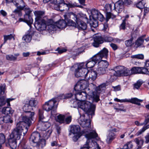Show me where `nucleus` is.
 <instances>
[{
  "label": "nucleus",
  "instance_id": "obj_16",
  "mask_svg": "<svg viewBox=\"0 0 149 149\" xmlns=\"http://www.w3.org/2000/svg\"><path fill=\"white\" fill-rule=\"evenodd\" d=\"M34 26L39 31L46 30L47 22L46 23L44 20H40V21H35Z\"/></svg>",
  "mask_w": 149,
  "mask_h": 149
},
{
  "label": "nucleus",
  "instance_id": "obj_13",
  "mask_svg": "<svg viewBox=\"0 0 149 149\" xmlns=\"http://www.w3.org/2000/svg\"><path fill=\"white\" fill-rule=\"evenodd\" d=\"M88 82L84 79L79 81L74 87V90L75 91H81L85 89L88 86Z\"/></svg>",
  "mask_w": 149,
  "mask_h": 149
},
{
  "label": "nucleus",
  "instance_id": "obj_6",
  "mask_svg": "<svg viewBox=\"0 0 149 149\" xmlns=\"http://www.w3.org/2000/svg\"><path fill=\"white\" fill-rule=\"evenodd\" d=\"M78 107L86 112L88 114L91 116L94 115L95 105L92 104L90 101H84L79 102Z\"/></svg>",
  "mask_w": 149,
  "mask_h": 149
},
{
  "label": "nucleus",
  "instance_id": "obj_14",
  "mask_svg": "<svg viewBox=\"0 0 149 149\" xmlns=\"http://www.w3.org/2000/svg\"><path fill=\"white\" fill-rule=\"evenodd\" d=\"M109 51L105 48H104L97 54L93 56V59L98 61L101 60L103 58L107 59L108 56Z\"/></svg>",
  "mask_w": 149,
  "mask_h": 149
},
{
  "label": "nucleus",
  "instance_id": "obj_61",
  "mask_svg": "<svg viewBox=\"0 0 149 149\" xmlns=\"http://www.w3.org/2000/svg\"><path fill=\"white\" fill-rule=\"evenodd\" d=\"M145 119L143 123V125H146L149 122V115L148 114H146L145 116Z\"/></svg>",
  "mask_w": 149,
  "mask_h": 149
},
{
  "label": "nucleus",
  "instance_id": "obj_28",
  "mask_svg": "<svg viewBox=\"0 0 149 149\" xmlns=\"http://www.w3.org/2000/svg\"><path fill=\"white\" fill-rule=\"evenodd\" d=\"M65 116L63 115L59 114L56 117V121L60 123H65Z\"/></svg>",
  "mask_w": 149,
  "mask_h": 149
},
{
  "label": "nucleus",
  "instance_id": "obj_45",
  "mask_svg": "<svg viewBox=\"0 0 149 149\" xmlns=\"http://www.w3.org/2000/svg\"><path fill=\"white\" fill-rule=\"evenodd\" d=\"M133 145L132 143L130 142L127 143L123 147V149H133Z\"/></svg>",
  "mask_w": 149,
  "mask_h": 149
},
{
  "label": "nucleus",
  "instance_id": "obj_3",
  "mask_svg": "<svg viewBox=\"0 0 149 149\" xmlns=\"http://www.w3.org/2000/svg\"><path fill=\"white\" fill-rule=\"evenodd\" d=\"M80 125L83 128L86 129L81 132V129L79 125H74L71 127L70 131L71 132L74 134H78L85 133L88 132L86 131V130L90 126L91 121L90 120L85 119V116L82 115L81 116L79 120Z\"/></svg>",
  "mask_w": 149,
  "mask_h": 149
},
{
  "label": "nucleus",
  "instance_id": "obj_29",
  "mask_svg": "<svg viewBox=\"0 0 149 149\" xmlns=\"http://www.w3.org/2000/svg\"><path fill=\"white\" fill-rule=\"evenodd\" d=\"M98 61V65L99 67L107 68L109 63L106 60H100Z\"/></svg>",
  "mask_w": 149,
  "mask_h": 149
},
{
  "label": "nucleus",
  "instance_id": "obj_2",
  "mask_svg": "<svg viewBox=\"0 0 149 149\" xmlns=\"http://www.w3.org/2000/svg\"><path fill=\"white\" fill-rule=\"evenodd\" d=\"M34 112H29L26 113V115L22 118V121H19L17 123L16 127L15 128L16 130L18 129V131L23 133V135L24 136L28 130V127L26 125L29 127L31 123V120H33V118L34 116Z\"/></svg>",
  "mask_w": 149,
  "mask_h": 149
},
{
  "label": "nucleus",
  "instance_id": "obj_48",
  "mask_svg": "<svg viewBox=\"0 0 149 149\" xmlns=\"http://www.w3.org/2000/svg\"><path fill=\"white\" fill-rule=\"evenodd\" d=\"M132 58H135L139 59H143L144 58V55L142 54H139L132 55L131 56Z\"/></svg>",
  "mask_w": 149,
  "mask_h": 149
},
{
  "label": "nucleus",
  "instance_id": "obj_21",
  "mask_svg": "<svg viewBox=\"0 0 149 149\" xmlns=\"http://www.w3.org/2000/svg\"><path fill=\"white\" fill-rule=\"evenodd\" d=\"M19 22H23L26 23L30 28L31 27V24L33 22V19L30 15H24V18H20L19 19Z\"/></svg>",
  "mask_w": 149,
  "mask_h": 149
},
{
  "label": "nucleus",
  "instance_id": "obj_1",
  "mask_svg": "<svg viewBox=\"0 0 149 149\" xmlns=\"http://www.w3.org/2000/svg\"><path fill=\"white\" fill-rule=\"evenodd\" d=\"M74 66L77 68L75 69V75L77 77H82L87 81H94L97 76V72L93 70H88L85 68L84 64L81 63L75 65Z\"/></svg>",
  "mask_w": 149,
  "mask_h": 149
},
{
  "label": "nucleus",
  "instance_id": "obj_53",
  "mask_svg": "<svg viewBox=\"0 0 149 149\" xmlns=\"http://www.w3.org/2000/svg\"><path fill=\"white\" fill-rule=\"evenodd\" d=\"M143 0H141L139 2L136 4V7L140 9H141L143 8L144 7L145 3H143L142 2Z\"/></svg>",
  "mask_w": 149,
  "mask_h": 149
},
{
  "label": "nucleus",
  "instance_id": "obj_56",
  "mask_svg": "<svg viewBox=\"0 0 149 149\" xmlns=\"http://www.w3.org/2000/svg\"><path fill=\"white\" fill-rule=\"evenodd\" d=\"M141 70L140 73L146 74L149 75V71L148 69L146 68L140 67Z\"/></svg>",
  "mask_w": 149,
  "mask_h": 149
},
{
  "label": "nucleus",
  "instance_id": "obj_59",
  "mask_svg": "<svg viewBox=\"0 0 149 149\" xmlns=\"http://www.w3.org/2000/svg\"><path fill=\"white\" fill-rule=\"evenodd\" d=\"M72 137V139L74 141H76L81 136L82 134H76Z\"/></svg>",
  "mask_w": 149,
  "mask_h": 149
},
{
  "label": "nucleus",
  "instance_id": "obj_34",
  "mask_svg": "<svg viewBox=\"0 0 149 149\" xmlns=\"http://www.w3.org/2000/svg\"><path fill=\"white\" fill-rule=\"evenodd\" d=\"M107 68L99 67L97 69V74L99 75H103L106 73Z\"/></svg>",
  "mask_w": 149,
  "mask_h": 149
},
{
  "label": "nucleus",
  "instance_id": "obj_36",
  "mask_svg": "<svg viewBox=\"0 0 149 149\" xmlns=\"http://www.w3.org/2000/svg\"><path fill=\"white\" fill-rule=\"evenodd\" d=\"M23 110L26 113L29 112H31V111L33 110V109L28 103H26L24 106Z\"/></svg>",
  "mask_w": 149,
  "mask_h": 149
},
{
  "label": "nucleus",
  "instance_id": "obj_12",
  "mask_svg": "<svg viewBox=\"0 0 149 149\" xmlns=\"http://www.w3.org/2000/svg\"><path fill=\"white\" fill-rule=\"evenodd\" d=\"M70 14L71 17L74 18L77 24L76 27L79 30H84L86 29L87 26L85 22L77 18L76 15L73 13L71 12Z\"/></svg>",
  "mask_w": 149,
  "mask_h": 149
},
{
  "label": "nucleus",
  "instance_id": "obj_58",
  "mask_svg": "<svg viewBox=\"0 0 149 149\" xmlns=\"http://www.w3.org/2000/svg\"><path fill=\"white\" fill-rule=\"evenodd\" d=\"M67 25L69 26L76 27L77 24H76L73 21L70 20L68 21V22L67 23Z\"/></svg>",
  "mask_w": 149,
  "mask_h": 149
},
{
  "label": "nucleus",
  "instance_id": "obj_44",
  "mask_svg": "<svg viewBox=\"0 0 149 149\" xmlns=\"http://www.w3.org/2000/svg\"><path fill=\"white\" fill-rule=\"evenodd\" d=\"M149 128V125L144 126L143 128L139 131L136 134V135L137 136L141 134L142 133L145 131L147 129Z\"/></svg>",
  "mask_w": 149,
  "mask_h": 149
},
{
  "label": "nucleus",
  "instance_id": "obj_64",
  "mask_svg": "<svg viewBox=\"0 0 149 149\" xmlns=\"http://www.w3.org/2000/svg\"><path fill=\"white\" fill-rule=\"evenodd\" d=\"M72 116H69L65 119V123L66 124H69L71 121Z\"/></svg>",
  "mask_w": 149,
  "mask_h": 149
},
{
  "label": "nucleus",
  "instance_id": "obj_25",
  "mask_svg": "<svg viewBox=\"0 0 149 149\" xmlns=\"http://www.w3.org/2000/svg\"><path fill=\"white\" fill-rule=\"evenodd\" d=\"M12 2L16 6H26L25 3L23 0H12V1L6 3L7 5Z\"/></svg>",
  "mask_w": 149,
  "mask_h": 149
},
{
  "label": "nucleus",
  "instance_id": "obj_18",
  "mask_svg": "<svg viewBox=\"0 0 149 149\" xmlns=\"http://www.w3.org/2000/svg\"><path fill=\"white\" fill-rule=\"evenodd\" d=\"M117 131V130L116 128L110 130L109 131V134L106 140L107 143H110L115 138L116 134L114 132H116Z\"/></svg>",
  "mask_w": 149,
  "mask_h": 149
},
{
  "label": "nucleus",
  "instance_id": "obj_4",
  "mask_svg": "<svg viewBox=\"0 0 149 149\" xmlns=\"http://www.w3.org/2000/svg\"><path fill=\"white\" fill-rule=\"evenodd\" d=\"M90 89L88 88L85 92L81 91V101H84L86 99L91 100L92 102H97L100 100L99 94L96 92H93Z\"/></svg>",
  "mask_w": 149,
  "mask_h": 149
},
{
  "label": "nucleus",
  "instance_id": "obj_17",
  "mask_svg": "<svg viewBox=\"0 0 149 149\" xmlns=\"http://www.w3.org/2000/svg\"><path fill=\"white\" fill-rule=\"evenodd\" d=\"M40 135L38 132H33L30 138V141L31 143L34 145L38 144L40 140Z\"/></svg>",
  "mask_w": 149,
  "mask_h": 149
},
{
  "label": "nucleus",
  "instance_id": "obj_24",
  "mask_svg": "<svg viewBox=\"0 0 149 149\" xmlns=\"http://www.w3.org/2000/svg\"><path fill=\"white\" fill-rule=\"evenodd\" d=\"M14 100L13 98H7L5 100L4 98L3 97H0V107H2L4 105L6 102L7 103L8 106H10V102Z\"/></svg>",
  "mask_w": 149,
  "mask_h": 149
},
{
  "label": "nucleus",
  "instance_id": "obj_43",
  "mask_svg": "<svg viewBox=\"0 0 149 149\" xmlns=\"http://www.w3.org/2000/svg\"><path fill=\"white\" fill-rule=\"evenodd\" d=\"M134 141L138 146H142L143 145L144 141L142 139L139 138H136L135 139Z\"/></svg>",
  "mask_w": 149,
  "mask_h": 149
},
{
  "label": "nucleus",
  "instance_id": "obj_54",
  "mask_svg": "<svg viewBox=\"0 0 149 149\" xmlns=\"http://www.w3.org/2000/svg\"><path fill=\"white\" fill-rule=\"evenodd\" d=\"M143 84L142 81L140 80H138L137 82L134 84V88L138 89Z\"/></svg>",
  "mask_w": 149,
  "mask_h": 149
},
{
  "label": "nucleus",
  "instance_id": "obj_31",
  "mask_svg": "<svg viewBox=\"0 0 149 149\" xmlns=\"http://www.w3.org/2000/svg\"><path fill=\"white\" fill-rule=\"evenodd\" d=\"M16 7L17 8L13 11V13L15 14H17L18 16H20L22 15L21 10L24 9L25 6H20Z\"/></svg>",
  "mask_w": 149,
  "mask_h": 149
},
{
  "label": "nucleus",
  "instance_id": "obj_23",
  "mask_svg": "<svg viewBox=\"0 0 149 149\" xmlns=\"http://www.w3.org/2000/svg\"><path fill=\"white\" fill-rule=\"evenodd\" d=\"M93 56L91 58V59H90L86 63L85 65L84 63V66H86L87 68H93L96 63L98 61V60H95L93 59Z\"/></svg>",
  "mask_w": 149,
  "mask_h": 149
},
{
  "label": "nucleus",
  "instance_id": "obj_47",
  "mask_svg": "<svg viewBox=\"0 0 149 149\" xmlns=\"http://www.w3.org/2000/svg\"><path fill=\"white\" fill-rule=\"evenodd\" d=\"M4 42L3 44L5 43L6 41L8 40H10L12 38H14V37L13 35L12 34H10V35H4Z\"/></svg>",
  "mask_w": 149,
  "mask_h": 149
},
{
  "label": "nucleus",
  "instance_id": "obj_60",
  "mask_svg": "<svg viewBox=\"0 0 149 149\" xmlns=\"http://www.w3.org/2000/svg\"><path fill=\"white\" fill-rule=\"evenodd\" d=\"M114 8V3H112L111 4H108L106 5V10L108 11L111 10H112V8Z\"/></svg>",
  "mask_w": 149,
  "mask_h": 149
},
{
  "label": "nucleus",
  "instance_id": "obj_19",
  "mask_svg": "<svg viewBox=\"0 0 149 149\" xmlns=\"http://www.w3.org/2000/svg\"><path fill=\"white\" fill-rule=\"evenodd\" d=\"M57 29V26L56 23H54L52 20L49 19L47 21L46 30L48 31L49 32H52V31H55Z\"/></svg>",
  "mask_w": 149,
  "mask_h": 149
},
{
  "label": "nucleus",
  "instance_id": "obj_37",
  "mask_svg": "<svg viewBox=\"0 0 149 149\" xmlns=\"http://www.w3.org/2000/svg\"><path fill=\"white\" fill-rule=\"evenodd\" d=\"M64 6L65 7H77L80 8H82L83 6L80 5H77L76 2L73 3L69 2L68 4H64Z\"/></svg>",
  "mask_w": 149,
  "mask_h": 149
},
{
  "label": "nucleus",
  "instance_id": "obj_30",
  "mask_svg": "<svg viewBox=\"0 0 149 149\" xmlns=\"http://www.w3.org/2000/svg\"><path fill=\"white\" fill-rule=\"evenodd\" d=\"M0 120H2V122L0 123L2 124L3 122L6 123H12L13 121L11 119L10 116H7L3 118H0Z\"/></svg>",
  "mask_w": 149,
  "mask_h": 149
},
{
  "label": "nucleus",
  "instance_id": "obj_46",
  "mask_svg": "<svg viewBox=\"0 0 149 149\" xmlns=\"http://www.w3.org/2000/svg\"><path fill=\"white\" fill-rule=\"evenodd\" d=\"M24 142H21L19 145L18 149H30L29 147L24 144Z\"/></svg>",
  "mask_w": 149,
  "mask_h": 149
},
{
  "label": "nucleus",
  "instance_id": "obj_26",
  "mask_svg": "<svg viewBox=\"0 0 149 149\" xmlns=\"http://www.w3.org/2000/svg\"><path fill=\"white\" fill-rule=\"evenodd\" d=\"M57 28L59 29L65 28L67 24L64 20H60L56 23Z\"/></svg>",
  "mask_w": 149,
  "mask_h": 149
},
{
  "label": "nucleus",
  "instance_id": "obj_57",
  "mask_svg": "<svg viewBox=\"0 0 149 149\" xmlns=\"http://www.w3.org/2000/svg\"><path fill=\"white\" fill-rule=\"evenodd\" d=\"M6 85L5 84H2L0 86V92L1 95L4 94L5 90Z\"/></svg>",
  "mask_w": 149,
  "mask_h": 149
},
{
  "label": "nucleus",
  "instance_id": "obj_5",
  "mask_svg": "<svg viewBox=\"0 0 149 149\" xmlns=\"http://www.w3.org/2000/svg\"><path fill=\"white\" fill-rule=\"evenodd\" d=\"M22 133L18 131V130L14 129L10 135V138L8 140V143L10 147L13 149H15L17 147V139H20Z\"/></svg>",
  "mask_w": 149,
  "mask_h": 149
},
{
  "label": "nucleus",
  "instance_id": "obj_40",
  "mask_svg": "<svg viewBox=\"0 0 149 149\" xmlns=\"http://www.w3.org/2000/svg\"><path fill=\"white\" fill-rule=\"evenodd\" d=\"M52 132L51 130H48L47 131H46V130H43L42 133L43 135L42 136L45 138L44 139H48L50 136Z\"/></svg>",
  "mask_w": 149,
  "mask_h": 149
},
{
  "label": "nucleus",
  "instance_id": "obj_11",
  "mask_svg": "<svg viewBox=\"0 0 149 149\" xmlns=\"http://www.w3.org/2000/svg\"><path fill=\"white\" fill-rule=\"evenodd\" d=\"M49 1H50L51 3L54 4V7L55 10L61 11H63L64 10V8H62V6L65 7L64 6V4H68V3H64L63 0H43V2L45 3Z\"/></svg>",
  "mask_w": 149,
  "mask_h": 149
},
{
  "label": "nucleus",
  "instance_id": "obj_41",
  "mask_svg": "<svg viewBox=\"0 0 149 149\" xmlns=\"http://www.w3.org/2000/svg\"><path fill=\"white\" fill-rule=\"evenodd\" d=\"M45 144L46 142L45 139H42L40 141H39L38 142V144L34 145L33 146H38L39 147H41V148H42L45 146Z\"/></svg>",
  "mask_w": 149,
  "mask_h": 149
},
{
  "label": "nucleus",
  "instance_id": "obj_49",
  "mask_svg": "<svg viewBox=\"0 0 149 149\" xmlns=\"http://www.w3.org/2000/svg\"><path fill=\"white\" fill-rule=\"evenodd\" d=\"M42 122L44 123L42 124V129L43 130H46L50 126V124L47 121V122Z\"/></svg>",
  "mask_w": 149,
  "mask_h": 149
},
{
  "label": "nucleus",
  "instance_id": "obj_33",
  "mask_svg": "<svg viewBox=\"0 0 149 149\" xmlns=\"http://www.w3.org/2000/svg\"><path fill=\"white\" fill-rule=\"evenodd\" d=\"M143 101L142 100L139 99L135 97L129 99V102L139 105H140V102H142Z\"/></svg>",
  "mask_w": 149,
  "mask_h": 149
},
{
  "label": "nucleus",
  "instance_id": "obj_42",
  "mask_svg": "<svg viewBox=\"0 0 149 149\" xmlns=\"http://www.w3.org/2000/svg\"><path fill=\"white\" fill-rule=\"evenodd\" d=\"M141 70L140 67H134L132 68L130 70V72H131V74L140 73Z\"/></svg>",
  "mask_w": 149,
  "mask_h": 149
},
{
  "label": "nucleus",
  "instance_id": "obj_50",
  "mask_svg": "<svg viewBox=\"0 0 149 149\" xmlns=\"http://www.w3.org/2000/svg\"><path fill=\"white\" fill-rule=\"evenodd\" d=\"M116 16L109 12H107L106 14V20L108 21L110 18L113 19Z\"/></svg>",
  "mask_w": 149,
  "mask_h": 149
},
{
  "label": "nucleus",
  "instance_id": "obj_35",
  "mask_svg": "<svg viewBox=\"0 0 149 149\" xmlns=\"http://www.w3.org/2000/svg\"><path fill=\"white\" fill-rule=\"evenodd\" d=\"M43 111L39 109L38 111V115H39V121L41 122H47V120H46L45 118L43 115Z\"/></svg>",
  "mask_w": 149,
  "mask_h": 149
},
{
  "label": "nucleus",
  "instance_id": "obj_62",
  "mask_svg": "<svg viewBox=\"0 0 149 149\" xmlns=\"http://www.w3.org/2000/svg\"><path fill=\"white\" fill-rule=\"evenodd\" d=\"M120 29L125 30V19L123 21V22L120 24Z\"/></svg>",
  "mask_w": 149,
  "mask_h": 149
},
{
  "label": "nucleus",
  "instance_id": "obj_8",
  "mask_svg": "<svg viewBox=\"0 0 149 149\" xmlns=\"http://www.w3.org/2000/svg\"><path fill=\"white\" fill-rule=\"evenodd\" d=\"M113 74L116 76H127L131 75V72L129 69L120 66L116 67L115 73Z\"/></svg>",
  "mask_w": 149,
  "mask_h": 149
},
{
  "label": "nucleus",
  "instance_id": "obj_7",
  "mask_svg": "<svg viewBox=\"0 0 149 149\" xmlns=\"http://www.w3.org/2000/svg\"><path fill=\"white\" fill-rule=\"evenodd\" d=\"M85 136L88 139L87 141L89 149H101L96 142L89 139L91 138H95L97 136L98 134L95 131H93L88 133L86 134Z\"/></svg>",
  "mask_w": 149,
  "mask_h": 149
},
{
  "label": "nucleus",
  "instance_id": "obj_51",
  "mask_svg": "<svg viewBox=\"0 0 149 149\" xmlns=\"http://www.w3.org/2000/svg\"><path fill=\"white\" fill-rule=\"evenodd\" d=\"M37 103V101L34 100H30L28 102V104L32 107L36 106Z\"/></svg>",
  "mask_w": 149,
  "mask_h": 149
},
{
  "label": "nucleus",
  "instance_id": "obj_9",
  "mask_svg": "<svg viewBox=\"0 0 149 149\" xmlns=\"http://www.w3.org/2000/svg\"><path fill=\"white\" fill-rule=\"evenodd\" d=\"M92 15L93 19L95 20L93 23L92 26L94 28H96L98 26V24L97 20H98L101 22H102L104 19V18L103 15L98 10H94L92 11Z\"/></svg>",
  "mask_w": 149,
  "mask_h": 149
},
{
  "label": "nucleus",
  "instance_id": "obj_10",
  "mask_svg": "<svg viewBox=\"0 0 149 149\" xmlns=\"http://www.w3.org/2000/svg\"><path fill=\"white\" fill-rule=\"evenodd\" d=\"M123 1H119L114 3V9L119 13L121 12L124 8V4L129 5L131 3L132 0H123Z\"/></svg>",
  "mask_w": 149,
  "mask_h": 149
},
{
  "label": "nucleus",
  "instance_id": "obj_27",
  "mask_svg": "<svg viewBox=\"0 0 149 149\" xmlns=\"http://www.w3.org/2000/svg\"><path fill=\"white\" fill-rule=\"evenodd\" d=\"M1 111L3 113L6 115L12 114L13 113V110L11 108L8 107L3 108Z\"/></svg>",
  "mask_w": 149,
  "mask_h": 149
},
{
  "label": "nucleus",
  "instance_id": "obj_38",
  "mask_svg": "<svg viewBox=\"0 0 149 149\" xmlns=\"http://www.w3.org/2000/svg\"><path fill=\"white\" fill-rule=\"evenodd\" d=\"M135 32H134L132 35V38L130 40H126L125 42V43L127 47H130L133 44V43L132 42L133 38H136V37L134 36V34Z\"/></svg>",
  "mask_w": 149,
  "mask_h": 149
},
{
  "label": "nucleus",
  "instance_id": "obj_22",
  "mask_svg": "<svg viewBox=\"0 0 149 149\" xmlns=\"http://www.w3.org/2000/svg\"><path fill=\"white\" fill-rule=\"evenodd\" d=\"M44 12L40 11H35L34 14L36 16L35 21H40L43 20L42 18L44 15Z\"/></svg>",
  "mask_w": 149,
  "mask_h": 149
},
{
  "label": "nucleus",
  "instance_id": "obj_63",
  "mask_svg": "<svg viewBox=\"0 0 149 149\" xmlns=\"http://www.w3.org/2000/svg\"><path fill=\"white\" fill-rule=\"evenodd\" d=\"M25 14L24 15H30V14L31 13V11L30 10V9L29 8L27 7H24V9Z\"/></svg>",
  "mask_w": 149,
  "mask_h": 149
},
{
  "label": "nucleus",
  "instance_id": "obj_15",
  "mask_svg": "<svg viewBox=\"0 0 149 149\" xmlns=\"http://www.w3.org/2000/svg\"><path fill=\"white\" fill-rule=\"evenodd\" d=\"M56 101L55 99H53L46 102L43 106V109L47 111L52 110L54 108L57 107V105L55 104Z\"/></svg>",
  "mask_w": 149,
  "mask_h": 149
},
{
  "label": "nucleus",
  "instance_id": "obj_52",
  "mask_svg": "<svg viewBox=\"0 0 149 149\" xmlns=\"http://www.w3.org/2000/svg\"><path fill=\"white\" fill-rule=\"evenodd\" d=\"M75 94V97L76 100H78L79 102L81 101V91H76Z\"/></svg>",
  "mask_w": 149,
  "mask_h": 149
},
{
  "label": "nucleus",
  "instance_id": "obj_32",
  "mask_svg": "<svg viewBox=\"0 0 149 149\" xmlns=\"http://www.w3.org/2000/svg\"><path fill=\"white\" fill-rule=\"evenodd\" d=\"M146 36V35H144L139 37L137 40L135 44L138 47L142 45L144 42V38Z\"/></svg>",
  "mask_w": 149,
  "mask_h": 149
},
{
  "label": "nucleus",
  "instance_id": "obj_39",
  "mask_svg": "<svg viewBox=\"0 0 149 149\" xmlns=\"http://www.w3.org/2000/svg\"><path fill=\"white\" fill-rule=\"evenodd\" d=\"M32 36L30 33L26 34L22 38V40L25 41L26 42H29L31 40Z\"/></svg>",
  "mask_w": 149,
  "mask_h": 149
},
{
  "label": "nucleus",
  "instance_id": "obj_55",
  "mask_svg": "<svg viewBox=\"0 0 149 149\" xmlns=\"http://www.w3.org/2000/svg\"><path fill=\"white\" fill-rule=\"evenodd\" d=\"M6 58L7 60L10 61H14L17 59V57L13 55H6Z\"/></svg>",
  "mask_w": 149,
  "mask_h": 149
},
{
  "label": "nucleus",
  "instance_id": "obj_20",
  "mask_svg": "<svg viewBox=\"0 0 149 149\" xmlns=\"http://www.w3.org/2000/svg\"><path fill=\"white\" fill-rule=\"evenodd\" d=\"M94 42L92 43V45L95 47H98L100 44L104 42L103 39L100 36L96 35L94 37Z\"/></svg>",
  "mask_w": 149,
  "mask_h": 149
}]
</instances>
